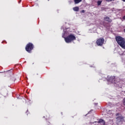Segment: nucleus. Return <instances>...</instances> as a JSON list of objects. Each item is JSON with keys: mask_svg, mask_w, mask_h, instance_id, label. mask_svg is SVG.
Instances as JSON below:
<instances>
[{"mask_svg": "<svg viewBox=\"0 0 125 125\" xmlns=\"http://www.w3.org/2000/svg\"><path fill=\"white\" fill-rule=\"evenodd\" d=\"M74 11H79L80 8H79V7L76 6V7H74L73 8Z\"/></svg>", "mask_w": 125, "mask_h": 125, "instance_id": "nucleus-8", "label": "nucleus"}, {"mask_svg": "<svg viewBox=\"0 0 125 125\" xmlns=\"http://www.w3.org/2000/svg\"><path fill=\"white\" fill-rule=\"evenodd\" d=\"M115 39L118 44H119V45H120V46H121L122 48H123V49H125V39H124L123 37L121 36H117L116 37Z\"/></svg>", "mask_w": 125, "mask_h": 125, "instance_id": "nucleus-1", "label": "nucleus"}, {"mask_svg": "<svg viewBox=\"0 0 125 125\" xmlns=\"http://www.w3.org/2000/svg\"><path fill=\"white\" fill-rule=\"evenodd\" d=\"M101 3H102V0H98L97 1V4L98 5H101Z\"/></svg>", "mask_w": 125, "mask_h": 125, "instance_id": "nucleus-11", "label": "nucleus"}, {"mask_svg": "<svg viewBox=\"0 0 125 125\" xmlns=\"http://www.w3.org/2000/svg\"><path fill=\"white\" fill-rule=\"evenodd\" d=\"M124 32L125 33V28L124 29Z\"/></svg>", "mask_w": 125, "mask_h": 125, "instance_id": "nucleus-17", "label": "nucleus"}, {"mask_svg": "<svg viewBox=\"0 0 125 125\" xmlns=\"http://www.w3.org/2000/svg\"><path fill=\"white\" fill-rule=\"evenodd\" d=\"M11 81H13L14 82H15V79H14V77L12 76V77H11Z\"/></svg>", "mask_w": 125, "mask_h": 125, "instance_id": "nucleus-13", "label": "nucleus"}, {"mask_svg": "<svg viewBox=\"0 0 125 125\" xmlns=\"http://www.w3.org/2000/svg\"><path fill=\"white\" fill-rule=\"evenodd\" d=\"M104 20H105V21H107L108 22H112V21H109L110 20V18L108 17H105L104 18Z\"/></svg>", "mask_w": 125, "mask_h": 125, "instance_id": "nucleus-9", "label": "nucleus"}, {"mask_svg": "<svg viewBox=\"0 0 125 125\" xmlns=\"http://www.w3.org/2000/svg\"><path fill=\"white\" fill-rule=\"evenodd\" d=\"M125 122V117L122 115L116 117V124L117 125H123V123Z\"/></svg>", "mask_w": 125, "mask_h": 125, "instance_id": "nucleus-4", "label": "nucleus"}, {"mask_svg": "<svg viewBox=\"0 0 125 125\" xmlns=\"http://www.w3.org/2000/svg\"><path fill=\"white\" fill-rule=\"evenodd\" d=\"M114 0H106V1H107V2H110V1H113Z\"/></svg>", "mask_w": 125, "mask_h": 125, "instance_id": "nucleus-14", "label": "nucleus"}, {"mask_svg": "<svg viewBox=\"0 0 125 125\" xmlns=\"http://www.w3.org/2000/svg\"><path fill=\"white\" fill-rule=\"evenodd\" d=\"M122 19H123V20H125V16L123 17Z\"/></svg>", "mask_w": 125, "mask_h": 125, "instance_id": "nucleus-16", "label": "nucleus"}, {"mask_svg": "<svg viewBox=\"0 0 125 125\" xmlns=\"http://www.w3.org/2000/svg\"><path fill=\"white\" fill-rule=\"evenodd\" d=\"M82 0H74V3L75 4H78V3H80Z\"/></svg>", "mask_w": 125, "mask_h": 125, "instance_id": "nucleus-10", "label": "nucleus"}, {"mask_svg": "<svg viewBox=\"0 0 125 125\" xmlns=\"http://www.w3.org/2000/svg\"><path fill=\"white\" fill-rule=\"evenodd\" d=\"M81 12H82V13H84L85 12H84V10H83L81 11Z\"/></svg>", "mask_w": 125, "mask_h": 125, "instance_id": "nucleus-15", "label": "nucleus"}, {"mask_svg": "<svg viewBox=\"0 0 125 125\" xmlns=\"http://www.w3.org/2000/svg\"><path fill=\"white\" fill-rule=\"evenodd\" d=\"M123 105L125 106V97L123 100Z\"/></svg>", "mask_w": 125, "mask_h": 125, "instance_id": "nucleus-12", "label": "nucleus"}, {"mask_svg": "<svg viewBox=\"0 0 125 125\" xmlns=\"http://www.w3.org/2000/svg\"><path fill=\"white\" fill-rule=\"evenodd\" d=\"M104 42H105L104 38L98 39L96 41L97 45H98V46H102V45H103Z\"/></svg>", "mask_w": 125, "mask_h": 125, "instance_id": "nucleus-5", "label": "nucleus"}, {"mask_svg": "<svg viewBox=\"0 0 125 125\" xmlns=\"http://www.w3.org/2000/svg\"><path fill=\"white\" fill-rule=\"evenodd\" d=\"M98 123H102L103 125H105V121L103 119H100L98 121Z\"/></svg>", "mask_w": 125, "mask_h": 125, "instance_id": "nucleus-7", "label": "nucleus"}, {"mask_svg": "<svg viewBox=\"0 0 125 125\" xmlns=\"http://www.w3.org/2000/svg\"><path fill=\"white\" fill-rule=\"evenodd\" d=\"M5 76H8L9 77H11V75H12V72L10 71V70H8L4 73Z\"/></svg>", "mask_w": 125, "mask_h": 125, "instance_id": "nucleus-6", "label": "nucleus"}, {"mask_svg": "<svg viewBox=\"0 0 125 125\" xmlns=\"http://www.w3.org/2000/svg\"><path fill=\"white\" fill-rule=\"evenodd\" d=\"M33 49H34V44L32 43L29 42L27 44L25 47V50L28 52V53H31Z\"/></svg>", "mask_w": 125, "mask_h": 125, "instance_id": "nucleus-3", "label": "nucleus"}, {"mask_svg": "<svg viewBox=\"0 0 125 125\" xmlns=\"http://www.w3.org/2000/svg\"><path fill=\"white\" fill-rule=\"evenodd\" d=\"M116 116H119V113H117V114H116Z\"/></svg>", "mask_w": 125, "mask_h": 125, "instance_id": "nucleus-18", "label": "nucleus"}, {"mask_svg": "<svg viewBox=\"0 0 125 125\" xmlns=\"http://www.w3.org/2000/svg\"><path fill=\"white\" fill-rule=\"evenodd\" d=\"M62 38H64V41L66 43H70L73 41L76 40V36L73 34H70L66 37H64V35H62Z\"/></svg>", "mask_w": 125, "mask_h": 125, "instance_id": "nucleus-2", "label": "nucleus"}, {"mask_svg": "<svg viewBox=\"0 0 125 125\" xmlns=\"http://www.w3.org/2000/svg\"><path fill=\"white\" fill-rule=\"evenodd\" d=\"M123 0V1H124V2H125V0Z\"/></svg>", "mask_w": 125, "mask_h": 125, "instance_id": "nucleus-19", "label": "nucleus"}]
</instances>
